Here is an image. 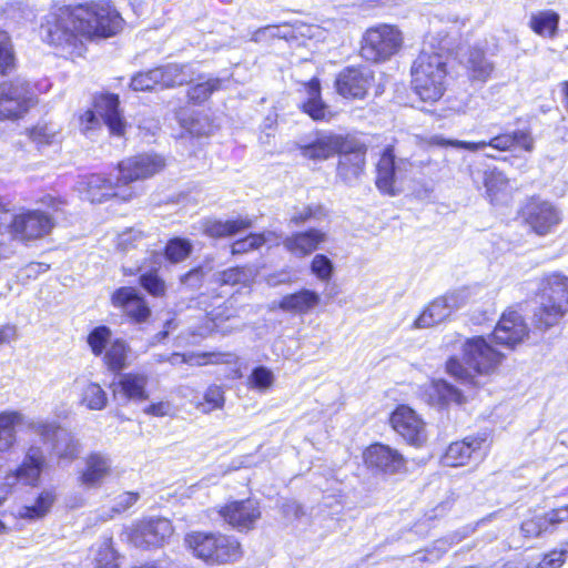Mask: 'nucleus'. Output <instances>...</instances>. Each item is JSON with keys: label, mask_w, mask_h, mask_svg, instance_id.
Returning a JSON list of instances; mask_svg holds the SVG:
<instances>
[{"label": "nucleus", "mask_w": 568, "mask_h": 568, "mask_svg": "<svg viewBox=\"0 0 568 568\" xmlns=\"http://www.w3.org/2000/svg\"><path fill=\"white\" fill-rule=\"evenodd\" d=\"M326 216V212L323 205L313 204L304 205L303 207H295L291 214L290 222L298 225L312 220L321 221Z\"/></svg>", "instance_id": "obj_48"}, {"label": "nucleus", "mask_w": 568, "mask_h": 568, "mask_svg": "<svg viewBox=\"0 0 568 568\" xmlns=\"http://www.w3.org/2000/svg\"><path fill=\"white\" fill-rule=\"evenodd\" d=\"M231 354H222V353H203L195 356L197 365H206V364H219V363H229L227 357H231Z\"/></svg>", "instance_id": "obj_61"}, {"label": "nucleus", "mask_w": 568, "mask_h": 568, "mask_svg": "<svg viewBox=\"0 0 568 568\" xmlns=\"http://www.w3.org/2000/svg\"><path fill=\"white\" fill-rule=\"evenodd\" d=\"M173 527L166 518H149L140 521L131 532V541L141 548L161 546L171 537Z\"/></svg>", "instance_id": "obj_20"}, {"label": "nucleus", "mask_w": 568, "mask_h": 568, "mask_svg": "<svg viewBox=\"0 0 568 568\" xmlns=\"http://www.w3.org/2000/svg\"><path fill=\"white\" fill-rule=\"evenodd\" d=\"M185 542L194 556L212 564L235 561L242 554L240 542L222 534L192 532Z\"/></svg>", "instance_id": "obj_6"}, {"label": "nucleus", "mask_w": 568, "mask_h": 568, "mask_svg": "<svg viewBox=\"0 0 568 568\" xmlns=\"http://www.w3.org/2000/svg\"><path fill=\"white\" fill-rule=\"evenodd\" d=\"M274 381V374L270 368L266 366H257L247 377V385L252 389L264 393L273 386Z\"/></svg>", "instance_id": "obj_47"}, {"label": "nucleus", "mask_w": 568, "mask_h": 568, "mask_svg": "<svg viewBox=\"0 0 568 568\" xmlns=\"http://www.w3.org/2000/svg\"><path fill=\"white\" fill-rule=\"evenodd\" d=\"M149 376L145 373L120 374L116 382L112 384L114 395L122 396L125 400L143 402L149 398L146 386Z\"/></svg>", "instance_id": "obj_28"}, {"label": "nucleus", "mask_w": 568, "mask_h": 568, "mask_svg": "<svg viewBox=\"0 0 568 568\" xmlns=\"http://www.w3.org/2000/svg\"><path fill=\"white\" fill-rule=\"evenodd\" d=\"M82 403L92 410H101L108 404V397L97 383H89L82 392Z\"/></svg>", "instance_id": "obj_45"}, {"label": "nucleus", "mask_w": 568, "mask_h": 568, "mask_svg": "<svg viewBox=\"0 0 568 568\" xmlns=\"http://www.w3.org/2000/svg\"><path fill=\"white\" fill-rule=\"evenodd\" d=\"M463 352L467 367L458 358L450 357L446 362V372L465 386H479L478 377L493 374L504 358L483 336L467 338Z\"/></svg>", "instance_id": "obj_3"}, {"label": "nucleus", "mask_w": 568, "mask_h": 568, "mask_svg": "<svg viewBox=\"0 0 568 568\" xmlns=\"http://www.w3.org/2000/svg\"><path fill=\"white\" fill-rule=\"evenodd\" d=\"M484 437H467L464 440L452 443L446 449L442 462L448 467L465 465L470 457L481 449Z\"/></svg>", "instance_id": "obj_31"}, {"label": "nucleus", "mask_w": 568, "mask_h": 568, "mask_svg": "<svg viewBox=\"0 0 568 568\" xmlns=\"http://www.w3.org/2000/svg\"><path fill=\"white\" fill-rule=\"evenodd\" d=\"M523 535L527 538L539 537L542 532L548 531L544 515L523 521L520 526Z\"/></svg>", "instance_id": "obj_57"}, {"label": "nucleus", "mask_w": 568, "mask_h": 568, "mask_svg": "<svg viewBox=\"0 0 568 568\" xmlns=\"http://www.w3.org/2000/svg\"><path fill=\"white\" fill-rule=\"evenodd\" d=\"M130 351L125 341L114 339L104 353L103 361L112 372H120L126 366L128 353Z\"/></svg>", "instance_id": "obj_39"}, {"label": "nucleus", "mask_w": 568, "mask_h": 568, "mask_svg": "<svg viewBox=\"0 0 568 568\" xmlns=\"http://www.w3.org/2000/svg\"><path fill=\"white\" fill-rule=\"evenodd\" d=\"M526 222L538 235L550 233L561 222L560 211L550 202L531 201L525 211Z\"/></svg>", "instance_id": "obj_21"}, {"label": "nucleus", "mask_w": 568, "mask_h": 568, "mask_svg": "<svg viewBox=\"0 0 568 568\" xmlns=\"http://www.w3.org/2000/svg\"><path fill=\"white\" fill-rule=\"evenodd\" d=\"M80 184L87 200L91 203H102L112 197L129 202L139 194L136 186H123L118 176L113 182L102 174H90L83 176Z\"/></svg>", "instance_id": "obj_10"}, {"label": "nucleus", "mask_w": 568, "mask_h": 568, "mask_svg": "<svg viewBox=\"0 0 568 568\" xmlns=\"http://www.w3.org/2000/svg\"><path fill=\"white\" fill-rule=\"evenodd\" d=\"M429 146H452L465 149L470 152L483 150L487 146L500 152L520 149L526 152H532L535 149V139L527 130H515L491 138L489 141L468 142L460 140L446 139L443 135H433L428 141Z\"/></svg>", "instance_id": "obj_7"}, {"label": "nucleus", "mask_w": 568, "mask_h": 568, "mask_svg": "<svg viewBox=\"0 0 568 568\" xmlns=\"http://www.w3.org/2000/svg\"><path fill=\"white\" fill-rule=\"evenodd\" d=\"M432 405H462L465 396L460 389L444 379L433 381L425 390Z\"/></svg>", "instance_id": "obj_34"}, {"label": "nucleus", "mask_w": 568, "mask_h": 568, "mask_svg": "<svg viewBox=\"0 0 568 568\" xmlns=\"http://www.w3.org/2000/svg\"><path fill=\"white\" fill-rule=\"evenodd\" d=\"M45 459L43 452L38 446H31L24 457V460L20 467L16 469L12 475L7 477L8 484H11V479L14 481H23L27 485H34L43 469Z\"/></svg>", "instance_id": "obj_30"}, {"label": "nucleus", "mask_w": 568, "mask_h": 568, "mask_svg": "<svg viewBox=\"0 0 568 568\" xmlns=\"http://www.w3.org/2000/svg\"><path fill=\"white\" fill-rule=\"evenodd\" d=\"M393 429L408 444L422 446L426 439L425 423L408 406H398L389 418Z\"/></svg>", "instance_id": "obj_17"}, {"label": "nucleus", "mask_w": 568, "mask_h": 568, "mask_svg": "<svg viewBox=\"0 0 568 568\" xmlns=\"http://www.w3.org/2000/svg\"><path fill=\"white\" fill-rule=\"evenodd\" d=\"M467 302L465 291L449 292L430 302L414 322L416 328H428L447 320L453 312L463 307Z\"/></svg>", "instance_id": "obj_13"}, {"label": "nucleus", "mask_w": 568, "mask_h": 568, "mask_svg": "<svg viewBox=\"0 0 568 568\" xmlns=\"http://www.w3.org/2000/svg\"><path fill=\"white\" fill-rule=\"evenodd\" d=\"M192 250L193 245L189 240L174 237L166 243L164 254L171 263H180L190 256Z\"/></svg>", "instance_id": "obj_44"}, {"label": "nucleus", "mask_w": 568, "mask_h": 568, "mask_svg": "<svg viewBox=\"0 0 568 568\" xmlns=\"http://www.w3.org/2000/svg\"><path fill=\"white\" fill-rule=\"evenodd\" d=\"M567 547L568 541H565L560 550L555 549L546 554L539 562L538 568H560L565 564L568 555Z\"/></svg>", "instance_id": "obj_58"}, {"label": "nucleus", "mask_w": 568, "mask_h": 568, "mask_svg": "<svg viewBox=\"0 0 568 568\" xmlns=\"http://www.w3.org/2000/svg\"><path fill=\"white\" fill-rule=\"evenodd\" d=\"M253 221L248 217L219 221L205 220L202 223L203 233L212 239L230 237L252 227Z\"/></svg>", "instance_id": "obj_33"}, {"label": "nucleus", "mask_w": 568, "mask_h": 568, "mask_svg": "<svg viewBox=\"0 0 568 568\" xmlns=\"http://www.w3.org/2000/svg\"><path fill=\"white\" fill-rule=\"evenodd\" d=\"M165 168V159L156 153H144L128 158L118 164L119 181L123 186L149 179Z\"/></svg>", "instance_id": "obj_12"}, {"label": "nucleus", "mask_w": 568, "mask_h": 568, "mask_svg": "<svg viewBox=\"0 0 568 568\" xmlns=\"http://www.w3.org/2000/svg\"><path fill=\"white\" fill-rule=\"evenodd\" d=\"M33 104L29 84L16 81L0 85V120L22 116Z\"/></svg>", "instance_id": "obj_14"}, {"label": "nucleus", "mask_w": 568, "mask_h": 568, "mask_svg": "<svg viewBox=\"0 0 568 568\" xmlns=\"http://www.w3.org/2000/svg\"><path fill=\"white\" fill-rule=\"evenodd\" d=\"M223 80L219 78H207L202 82L191 87L187 91V97L195 103H201L207 100L211 94L222 88Z\"/></svg>", "instance_id": "obj_43"}, {"label": "nucleus", "mask_w": 568, "mask_h": 568, "mask_svg": "<svg viewBox=\"0 0 568 568\" xmlns=\"http://www.w3.org/2000/svg\"><path fill=\"white\" fill-rule=\"evenodd\" d=\"M111 335V329L105 325L98 326L89 333L87 342L95 356L103 354Z\"/></svg>", "instance_id": "obj_49"}, {"label": "nucleus", "mask_w": 568, "mask_h": 568, "mask_svg": "<svg viewBox=\"0 0 568 568\" xmlns=\"http://www.w3.org/2000/svg\"><path fill=\"white\" fill-rule=\"evenodd\" d=\"M312 273L321 281L331 280L334 271L332 261L324 254H316L311 262Z\"/></svg>", "instance_id": "obj_55"}, {"label": "nucleus", "mask_w": 568, "mask_h": 568, "mask_svg": "<svg viewBox=\"0 0 568 568\" xmlns=\"http://www.w3.org/2000/svg\"><path fill=\"white\" fill-rule=\"evenodd\" d=\"M118 248L124 253L139 250L149 254L146 237L142 231L130 229L118 236ZM150 255H153L151 252Z\"/></svg>", "instance_id": "obj_40"}, {"label": "nucleus", "mask_w": 568, "mask_h": 568, "mask_svg": "<svg viewBox=\"0 0 568 568\" xmlns=\"http://www.w3.org/2000/svg\"><path fill=\"white\" fill-rule=\"evenodd\" d=\"M453 38L445 30L430 31L412 65V84L425 102H435L445 91L447 58Z\"/></svg>", "instance_id": "obj_2"}, {"label": "nucleus", "mask_w": 568, "mask_h": 568, "mask_svg": "<svg viewBox=\"0 0 568 568\" xmlns=\"http://www.w3.org/2000/svg\"><path fill=\"white\" fill-rule=\"evenodd\" d=\"M265 242L266 239L263 234L251 233L246 237L235 241L231 245V253L232 255L245 254L250 251L260 248L265 244Z\"/></svg>", "instance_id": "obj_52"}, {"label": "nucleus", "mask_w": 568, "mask_h": 568, "mask_svg": "<svg viewBox=\"0 0 568 568\" xmlns=\"http://www.w3.org/2000/svg\"><path fill=\"white\" fill-rule=\"evenodd\" d=\"M306 98L302 103V110L314 121L329 122L336 112L326 104L321 94V82L317 78L311 79L304 83Z\"/></svg>", "instance_id": "obj_27"}, {"label": "nucleus", "mask_w": 568, "mask_h": 568, "mask_svg": "<svg viewBox=\"0 0 568 568\" xmlns=\"http://www.w3.org/2000/svg\"><path fill=\"white\" fill-rule=\"evenodd\" d=\"M548 530H554L560 524L568 523V505L554 508L544 514Z\"/></svg>", "instance_id": "obj_59"}, {"label": "nucleus", "mask_w": 568, "mask_h": 568, "mask_svg": "<svg viewBox=\"0 0 568 568\" xmlns=\"http://www.w3.org/2000/svg\"><path fill=\"white\" fill-rule=\"evenodd\" d=\"M301 155L312 161H325L337 154L338 150L347 149V138L332 132H316L313 140L296 143Z\"/></svg>", "instance_id": "obj_18"}, {"label": "nucleus", "mask_w": 568, "mask_h": 568, "mask_svg": "<svg viewBox=\"0 0 568 568\" xmlns=\"http://www.w3.org/2000/svg\"><path fill=\"white\" fill-rule=\"evenodd\" d=\"M53 500H54L53 494L49 493V491H44V493L40 494V496L38 497L34 505L23 506L19 510V516L21 518H28V519L41 518L48 513Z\"/></svg>", "instance_id": "obj_46"}, {"label": "nucleus", "mask_w": 568, "mask_h": 568, "mask_svg": "<svg viewBox=\"0 0 568 568\" xmlns=\"http://www.w3.org/2000/svg\"><path fill=\"white\" fill-rule=\"evenodd\" d=\"M484 186L490 202L498 199V195L506 191L508 180L501 171L496 169L487 170L484 172Z\"/></svg>", "instance_id": "obj_42"}, {"label": "nucleus", "mask_w": 568, "mask_h": 568, "mask_svg": "<svg viewBox=\"0 0 568 568\" xmlns=\"http://www.w3.org/2000/svg\"><path fill=\"white\" fill-rule=\"evenodd\" d=\"M528 333L529 329L524 317L518 312L508 310L503 313L493 336L496 344L514 348L524 342Z\"/></svg>", "instance_id": "obj_19"}, {"label": "nucleus", "mask_w": 568, "mask_h": 568, "mask_svg": "<svg viewBox=\"0 0 568 568\" xmlns=\"http://www.w3.org/2000/svg\"><path fill=\"white\" fill-rule=\"evenodd\" d=\"M225 404V396L222 386L210 385L203 395V400L197 402L195 407L203 414H210L213 410L222 409Z\"/></svg>", "instance_id": "obj_41"}, {"label": "nucleus", "mask_w": 568, "mask_h": 568, "mask_svg": "<svg viewBox=\"0 0 568 568\" xmlns=\"http://www.w3.org/2000/svg\"><path fill=\"white\" fill-rule=\"evenodd\" d=\"M327 240V234L317 229L294 233L284 239V247L297 257H305L316 251Z\"/></svg>", "instance_id": "obj_29"}, {"label": "nucleus", "mask_w": 568, "mask_h": 568, "mask_svg": "<svg viewBox=\"0 0 568 568\" xmlns=\"http://www.w3.org/2000/svg\"><path fill=\"white\" fill-rule=\"evenodd\" d=\"M112 305L119 307L135 323H144L151 315L145 298L134 287H120L111 297Z\"/></svg>", "instance_id": "obj_22"}, {"label": "nucleus", "mask_w": 568, "mask_h": 568, "mask_svg": "<svg viewBox=\"0 0 568 568\" xmlns=\"http://www.w3.org/2000/svg\"><path fill=\"white\" fill-rule=\"evenodd\" d=\"M374 83V72L366 67L344 68L335 79V89L344 98L363 99Z\"/></svg>", "instance_id": "obj_16"}, {"label": "nucleus", "mask_w": 568, "mask_h": 568, "mask_svg": "<svg viewBox=\"0 0 568 568\" xmlns=\"http://www.w3.org/2000/svg\"><path fill=\"white\" fill-rule=\"evenodd\" d=\"M220 516L225 523L239 531H248L253 529L262 516L258 500L247 498L244 500H233L221 507Z\"/></svg>", "instance_id": "obj_15"}, {"label": "nucleus", "mask_w": 568, "mask_h": 568, "mask_svg": "<svg viewBox=\"0 0 568 568\" xmlns=\"http://www.w3.org/2000/svg\"><path fill=\"white\" fill-rule=\"evenodd\" d=\"M119 97L115 94L99 97L94 103V111L88 110L81 115V130L88 132L95 129L101 118L112 135H124L126 122L119 110Z\"/></svg>", "instance_id": "obj_9"}, {"label": "nucleus", "mask_w": 568, "mask_h": 568, "mask_svg": "<svg viewBox=\"0 0 568 568\" xmlns=\"http://www.w3.org/2000/svg\"><path fill=\"white\" fill-rule=\"evenodd\" d=\"M155 68L145 72H139L131 79V88L134 91H149L159 85Z\"/></svg>", "instance_id": "obj_56"}, {"label": "nucleus", "mask_w": 568, "mask_h": 568, "mask_svg": "<svg viewBox=\"0 0 568 568\" xmlns=\"http://www.w3.org/2000/svg\"><path fill=\"white\" fill-rule=\"evenodd\" d=\"M123 19L106 2L61 7L48 14L41 26L43 39L70 54H81L83 40L109 38L122 27Z\"/></svg>", "instance_id": "obj_1"}, {"label": "nucleus", "mask_w": 568, "mask_h": 568, "mask_svg": "<svg viewBox=\"0 0 568 568\" xmlns=\"http://www.w3.org/2000/svg\"><path fill=\"white\" fill-rule=\"evenodd\" d=\"M251 278V270L242 266L231 267L217 274V281L222 285L246 284Z\"/></svg>", "instance_id": "obj_50"}, {"label": "nucleus", "mask_w": 568, "mask_h": 568, "mask_svg": "<svg viewBox=\"0 0 568 568\" xmlns=\"http://www.w3.org/2000/svg\"><path fill=\"white\" fill-rule=\"evenodd\" d=\"M51 216L40 210H16L0 199V234L30 241L50 233L53 227Z\"/></svg>", "instance_id": "obj_4"}, {"label": "nucleus", "mask_w": 568, "mask_h": 568, "mask_svg": "<svg viewBox=\"0 0 568 568\" xmlns=\"http://www.w3.org/2000/svg\"><path fill=\"white\" fill-rule=\"evenodd\" d=\"M138 499H139V495L135 493H130V491L123 493L118 496L115 504L113 506V510L115 513L125 511L132 505H134Z\"/></svg>", "instance_id": "obj_60"}, {"label": "nucleus", "mask_w": 568, "mask_h": 568, "mask_svg": "<svg viewBox=\"0 0 568 568\" xmlns=\"http://www.w3.org/2000/svg\"><path fill=\"white\" fill-rule=\"evenodd\" d=\"M457 59L474 81L486 82L494 71L493 62L485 57V52L480 48L460 47L457 51Z\"/></svg>", "instance_id": "obj_25"}, {"label": "nucleus", "mask_w": 568, "mask_h": 568, "mask_svg": "<svg viewBox=\"0 0 568 568\" xmlns=\"http://www.w3.org/2000/svg\"><path fill=\"white\" fill-rule=\"evenodd\" d=\"M542 301L534 313L537 328L546 331L559 323L568 312V277L551 274L546 280Z\"/></svg>", "instance_id": "obj_5"}, {"label": "nucleus", "mask_w": 568, "mask_h": 568, "mask_svg": "<svg viewBox=\"0 0 568 568\" xmlns=\"http://www.w3.org/2000/svg\"><path fill=\"white\" fill-rule=\"evenodd\" d=\"M30 427L50 444L51 453L59 460L72 462L80 454V444L67 429L50 423H31Z\"/></svg>", "instance_id": "obj_11"}, {"label": "nucleus", "mask_w": 568, "mask_h": 568, "mask_svg": "<svg viewBox=\"0 0 568 568\" xmlns=\"http://www.w3.org/2000/svg\"><path fill=\"white\" fill-rule=\"evenodd\" d=\"M57 134L58 130L55 125L51 123L38 124L30 130V138L38 145L53 143Z\"/></svg>", "instance_id": "obj_54"}, {"label": "nucleus", "mask_w": 568, "mask_h": 568, "mask_svg": "<svg viewBox=\"0 0 568 568\" xmlns=\"http://www.w3.org/2000/svg\"><path fill=\"white\" fill-rule=\"evenodd\" d=\"M171 404L169 402H159L144 408L146 415L163 417L170 414Z\"/></svg>", "instance_id": "obj_63"}, {"label": "nucleus", "mask_w": 568, "mask_h": 568, "mask_svg": "<svg viewBox=\"0 0 568 568\" xmlns=\"http://www.w3.org/2000/svg\"><path fill=\"white\" fill-rule=\"evenodd\" d=\"M337 153L341 155L337 166L338 175L346 182L357 179L365 166L366 148L347 139V149L338 150Z\"/></svg>", "instance_id": "obj_26"}, {"label": "nucleus", "mask_w": 568, "mask_h": 568, "mask_svg": "<svg viewBox=\"0 0 568 568\" xmlns=\"http://www.w3.org/2000/svg\"><path fill=\"white\" fill-rule=\"evenodd\" d=\"M321 302L318 293L312 290L303 288L296 293L287 294L278 303V307L287 313L307 314L312 312Z\"/></svg>", "instance_id": "obj_32"}, {"label": "nucleus", "mask_w": 568, "mask_h": 568, "mask_svg": "<svg viewBox=\"0 0 568 568\" xmlns=\"http://www.w3.org/2000/svg\"><path fill=\"white\" fill-rule=\"evenodd\" d=\"M560 17L552 10L539 11L531 16L529 26L539 36L554 38L557 33Z\"/></svg>", "instance_id": "obj_38"}, {"label": "nucleus", "mask_w": 568, "mask_h": 568, "mask_svg": "<svg viewBox=\"0 0 568 568\" xmlns=\"http://www.w3.org/2000/svg\"><path fill=\"white\" fill-rule=\"evenodd\" d=\"M409 163L406 160L400 159L399 161H395V155L392 146H387L376 165V186L377 189L385 194L394 195L395 191V182L397 174L402 172V170H406Z\"/></svg>", "instance_id": "obj_24"}, {"label": "nucleus", "mask_w": 568, "mask_h": 568, "mask_svg": "<svg viewBox=\"0 0 568 568\" xmlns=\"http://www.w3.org/2000/svg\"><path fill=\"white\" fill-rule=\"evenodd\" d=\"M14 64V54L7 32L0 31V73H7Z\"/></svg>", "instance_id": "obj_53"}, {"label": "nucleus", "mask_w": 568, "mask_h": 568, "mask_svg": "<svg viewBox=\"0 0 568 568\" xmlns=\"http://www.w3.org/2000/svg\"><path fill=\"white\" fill-rule=\"evenodd\" d=\"M109 470L110 460L101 454H92L87 459V467L80 477V481L88 488L97 487L106 477Z\"/></svg>", "instance_id": "obj_36"}, {"label": "nucleus", "mask_w": 568, "mask_h": 568, "mask_svg": "<svg viewBox=\"0 0 568 568\" xmlns=\"http://www.w3.org/2000/svg\"><path fill=\"white\" fill-rule=\"evenodd\" d=\"M141 286L152 296L162 297L165 295V282L156 274V272L148 271L140 276Z\"/></svg>", "instance_id": "obj_51"}, {"label": "nucleus", "mask_w": 568, "mask_h": 568, "mask_svg": "<svg viewBox=\"0 0 568 568\" xmlns=\"http://www.w3.org/2000/svg\"><path fill=\"white\" fill-rule=\"evenodd\" d=\"M17 337V327L14 325L7 324L0 327V345L9 343Z\"/></svg>", "instance_id": "obj_64"}, {"label": "nucleus", "mask_w": 568, "mask_h": 568, "mask_svg": "<svg viewBox=\"0 0 568 568\" xmlns=\"http://www.w3.org/2000/svg\"><path fill=\"white\" fill-rule=\"evenodd\" d=\"M204 276L201 267H195L181 276V283L190 287H199Z\"/></svg>", "instance_id": "obj_62"}, {"label": "nucleus", "mask_w": 568, "mask_h": 568, "mask_svg": "<svg viewBox=\"0 0 568 568\" xmlns=\"http://www.w3.org/2000/svg\"><path fill=\"white\" fill-rule=\"evenodd\" d=\"M364 462L368 468L385 474H395L405 467L402 454L383 444L371 445L364 452Z\"/></svg>", "instance_id": "obj_23"}, {"label": "nucleus", "mask_w": 568, "mask_h": 568, "mask_svg": "<svg viewBox=\"0 0 568 568\" xmlns=\"http://www.w3.org/2000/svg\"><path fill=\"white\" fill-rule=\"evenodd\" d=\"M159 85L162 89L186 84L193 80L194 72L190 64L168 63L155 68Z\"/></svg>", "instance_id": "obj_35"}, {"label": "nucleus", "mask_w": 568, "mask_h": 568, "mask_svg": "<svg viewBox=\"0 0 568 568\" xmlns=\"http://www.w3.org/2000/svg\"><path fill=\"white\" fill-rule=\"evenodd\" d=\"M23 423V415L19 412H4L0 414V452H6L16 442V426Z\"/></svg>", "instance_id": "obj_37"}, {"label": "nucleus", "mask_w": 568, "mask_h": 568, "mask_svg": "<svg viewBox=\"0 0 568 568\" xmlns=\"http://www.w3.org/2000/svg\"><path fill=\"white\" fill-rule=\"evenodd\" d=\"M403 37L398 29L381 24L368 29L363 36L361 55L372 62L389 59L402 47Z\"/></svg>", "instance_id": "obj_8"}]
</instances>
